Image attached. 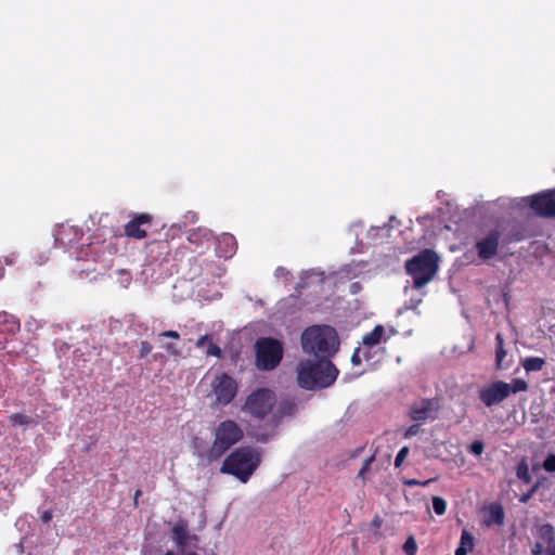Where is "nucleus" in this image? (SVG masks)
I'll return each mask as SVG.
<instances>
[{"instance_id": "6ab92c4d", "label": "nucleus", "mask_w": 555, "mask_h": 555, "mask_svg": "<svg viewBox=\"0 0 555 555\" xmlns=\"http://www.w3.org/2000/svg\"><path fill=\"white\" fill-rule=\"evenodd\" d=\"M216 237H215L212 231H210L209 229H206V228H197V229L189 230L188 236H186V240L191 244L204 243V242L209 243L210 241H212Z\"/></svg>"}, {"instance_id": "a211bd4d", "label": "nucleus", "mask_w": 555, "mask_h": 555, "mask_svg": "<svg viewBox=\"0 0 555 555\" xmlns=\"http://www.w3.org/2000/svg\"><path fill=\"white\" fill-rule=\"evenodd\" d=\"M171 538L177 546L183 551L188 546L191 538L188 524L185 521L177 522L171 530Z\"/></svg>"}, {"instance_id": "dca6fc26", "label": "nucleus", "mask_w": 555, "mask_h": 555, "mask_svg": "<svg viewBox=\"0 0 555 555\" xmlns=\"http://www.w3.org/2000/svg\"><path fill=\"white\" fill-rule=\"evenodd\" d=\"M395 228L397 230H393L390 233L391 243H415V227L403 225L402 221L397 218Z\"/></svg>"}, {"instance_id": "72a5a7b5", "label": "nucleus", "mask_w": 555, "mask_h": 555, "mask_svg": "<svg viewBox=\"0 0 555 555\" xmlns=\"http://www.w3.org/2000/svg\"><path fill=\"white\" fill-rule=\"evenodd\" d=\"M542 535L543 538H547L550 542L554 541V529L551 525H545L542 528Z\"/></svg>"}, {"instance_id": "e433bc0d", "label": "nucleus", "mask_w": 555, "mask_h": 555, "mask_svg": "<svg viewBox=\"0 0 555 555\" xmlns=\"http://www.w3.org/2000/svg\"><path fill=\"white\" fill-rule=\"evenodd\" d=\"M152 351V346L149 341H142L140 348V357L144 358Z\"/></svg>"}, {"instance_id": "aec40b11", "label": "nucleus", "mask_w": 555, "mask_h": 555, "mask_svg": "<svg viewBox=\"0 0 555 555\" xmlns=\"http://www.w3.org/2000/svg\"><path fill=\"white\" fill-rule=\"evenodd\" d=\"M384 335H385L384 326L376 325L372 332H370L369 334L363 336L362 344L364 347L373 348L382 341Z\"/></svg>"}, {"instance_id": "20e7f679", "label": "nucleus", "mask_w": 555, "mask_h": 555, "mask_svg": "<svg viewBox=\"0 0 555 555\" xmlns=\"http://www.w3.org/2000/svg\"><path fill=\"white\" fill-rule=\"evenodd\" d=\"M338 370L330 359L304 360L297 365V382L305 389L324 388L337 378Z\"/></svg>"}, {"instance_id": "bf43d9fd", "label": "nucleus", "mask_w": 555, "mask_h": 555, "mask_svg": "<svg viewBox=\"0 0 555 555\" xmlns=\"http://www.w3.org/2000/svg\"><path fill=\"white\" fill-rule=\"evenodd\" d=\"M475 243H478V244L486 243V240H477Z\"/></svg>"}, {"instance_id": "09e8293b", "label": "nucleus", "mask_w": 555, "mask_h": 555, "mask_svg": "<svg viewBox=\"0 0 555 555\" xmlns=\"http://www.w3.org/2000/svg\"><path fill=\"white\" fill-rule=\"evenodd\" d=\"M52 519V512L51 511H44L41 515V520L43 522H49Z\"/></svg>"}, {"instance_id": "49530a36", "label": "nucleus", "mask_w": 555, "mask_h": 555, "mask_svg": "<svg viewBox=\"0 0 555 555\" xmlns=\"http://www.w3.org/2000/svg\"><path fill=\"white\" fill-rule=\"evenodd\" d=\"M209 339H210L209 335H204V336L199 337L196 341V347L197 348L204 347L205 343L208 341Z\"/></svg>"}, {"instance_id": "603ef678", "label": "nucleus", "mask_w": 555, "mask_h": 555, "mask_svg": "<svg viewBox=\"0 0 555 555\" xmlns=\"http://www.w3.org/2000/svg\"><path fill=\"white\" fill-rule=\"evenodd\" d=\"M478 254L481 259H486V245H477Z\"/></svg>"}, {"instance_id": "9d476101", "label": "nucleus", "mask_w": 555, "mask_h": 555, "mask_svg": "<svg viewBox=\"0 0 555 555\" xmlns=\"http://www.w3.org/2000/svg\"><path fill=\"white\" fill-rule=\"evenodd\" d=\"M255 364L260 371H272L282 361L283 344L272 337H261L255 344Z\"/></svg>"}, {"instance_id": "6e6552de", "label": "nucleus", "mask_w": 555, "mask_h": 555, "mask_svg": "<svg viewBox=\"0 0 555 555\" xmlns=\"http://www.w3.org/2000/svg\"><path fill=\"white\" fill-rule=\"evenodd\" d=\"M276 402V393L270 388L261 387L245 398L241 411L253 420L263 421L272 414Z\"/></svg>"}, {"instance_id": "2f4dec72", "label": "nucleus", "mask_w": 555, "mask_h": 555, "mask_svg": "<svg viewBox=\"0 0 555 555\" xmlns=\"http://www.w3.org/2000/svg\"><path fill=\"white\" fill-rule=\"evenodd\" d=\"M483 442L481 440H478L469 446V451L475 455H480L483 452Z\"/></svg>"}, {"instance_id": "3c124183", "label": "nucleus", "mask_w": 555, "mask_h": 555, "mask_svg": "<svg viewBox=\"0 0 555 555\" xmlns=\"http://www.w3.org/2000/svg\"><path fill=\"white\" fill-rule=\"evenodd\" d=\"M169 231L171 232L170 238L175 240L176 238V234L181 231V227L180 225H172Z\"/></svg>"}, {"instance_id": "37998d69", "label": "nucleus", "mask_w": 555, "mask_h": 555, "mask_svg": "<svg viewBox=\"0 0 555 555\" xmlns=\"http://www.w3.org/2000/svg\"><path fill=\"white\" fill-rule=\"evenodd\" d=\"M373 460H374V456H371V457H369V459L364 462L363 467H362V468L360 469V472H359V477H361V476H363V475H364V473L367 470V468H369L370 464L373 462Z\"/></svg>"}, {"instance_id": "4d7b16f0", "label": "nucleus", "mask_w": 555, "mask_h": 555, "mask_svg": "<svg viewBox=\"0 0 555 555\" xmlns=\"http://www.w3.org/2000/svg\"><path fill=\"white\" fill-rule=\"evenodd\" d=\"M479 398H480V400H481L482 402H485V403H486V389H481V390L479 391Z\"/></svg>"}, {"instance_id": "5701e85b", "label": "nucleus", "mask_w": 555, "mask_h": 555, "mask_svg": "<svg viewBox=\"0 0 555 555\" xmlns=\"http://www.w3.org/2000/svg\"><path fill=\"white\" fill-rule=\"evenodd\" d=\"M488 525L491 522L502 525L504 521V508L500 504H491L488 506Z\"/></svg>"}, {"instance_id": "0eeeda50", "label": "nucleus", "mask_w": 555, "mask_h": 555, "mask_svg": "<svg viewBox=\"0 0 555 555\" xmlns=\"http://www.w3.org/2000/svg\"><path fill=\"white\" fill-rule=\"evenodd\" d=\"M297 412V404L288 399L276 402L275 409L264 426L253 427L248 435L257 442L267 443L278 433V428L285 417H292Z\"/></svg>"}, {"instance_id": "a18cd8bd", "label": "nucleus", "mask_w": 555, "mask_h": 555, "mask_svg": "<svg viewBox=\"0 0 555 555\" xmlns=\"http://www.w3.org/2000/svg\"><path fill=\"white\" fill-rule=\"evenodd\" d=\"M275 275L278 278H287L288 275H291V273L288 271H286L284 268L282 267H279L276 270H275Z\"/></svg>"}, {"instance_id": "a19ab883", "label": "nucleus", "mask_w": 555, "mask_h": 555, "mask_svg": "<svg viewBox=\"0 0 555 555\" xmlns=\"http://www.w3.org/2000/svg\"><path fill=\"white\" fill-rule=\"evenodd\" d=\"M360 348H357L351 357V362L353 365H359L361 363V357H360Z\"/></svg>"}, {"instance_id": "052dcab7", "label": "nucleus", "mask_w": 555, "mask_h": 555, "mask_svg": "<svg viewBox=\"0 0 555 555\" xmlns=\"http://www.w3.org/2000/svg\"><path fill=\"white\" fill-rule=\"evenodd\" d=\"M165 555H175V553L171 551H168Z\"/></svg>"}, {"instance_id": "ddd939ff", "label": "nucleus", "mask_w": 555, "mask_h": 555, "mask_svg": "<svg viewBox=\"0 0 555 555\" xmlns=\"http://www.w3.org/2000/svg\"><path fill=\"white\" fill-rule=\"evenodd\" d=\"M529 206L535 215L555 218V189L534 194L529 197Z\"/></svg>"}, {"instance_id": "7ed1b4c3", "label": "nucleus", "mask_w": 555, "mask_h": 555, "mask_svg": "<svg viewBox=\"0 0 555 555\" xmlns=\"http://www.w3.org/2000/svg\"><path fill=\"white\" fill-rule=\"evenodd\" d=\"M302 350L319 359H330L339 349V338L336 330L330 325H311L300 337Z\"/></svg>"}, {"instance_id": "4468645a", "label": "nucleus", "mask_w": 555, "mask_h": 555, "mask_svg": "<svg viewBox=\"0 0 555 555\" xmlns=\"http://www.w3.org/2000/svg\"><path fill=\"white\" fill-rule=\"evenodd\" d=\"M439 408L440 404L438 399H422L412 405L410 410V416L413 421L417 422L435 420L437 417Z\"/></svg>"}, {"instance_id": "393cba45", "label": "nucleus", "mask_w": 555, "mask_h": 555, "mask_svg": "<svg viewBox=\"0 0 555 555\" xmlns=\"http://www.w3.org/2000/svg\"><path fill=\"white\" fill-rule=\"evenodd\" d=\"M433 507L437 515H443L447 509L446 501L440 496L433 498Z\"/></svg>"}, {"instance_id": "c756f323", "label": "nucleus", "mask_w": 555, "mask_h": 555, "mask_svg": "<svg viewBox=\"0 0 555 555\" xmlns=\"http://www.w3.org/2000/svg\"><path fill=\"white\" fill-rule=\"evenodd\" d=\"M517 477L527 483L531 481L527 465L524 464L518 466Z\"/></svg>"}, {"instance_id": "680f3d73", "label": "nucleus", "mask_w": 555, "mask_h": 555, "mask_svg": "<svg viewBox=\"0 0 555 555\" xmlns=\"http://www.w3.org/2000/svg\"><path fill=\"white\" fill-rule=\"evenodd\" d=\"M230 247H231V253H234L235 251L234 250V245H230Z\"/></svg>"}, {"instance_id": "f8f14e48", "label": "nucleus", "mask_w": 555, "mask_h": 555, "mask_svg": "<svg viewBox=\"0 0 555 555\" xmlns=\"http://www.w3.org/2000/svg\"><path fill=\"white\" fill-rule=\"evenodd\" d=\"M211 386L216 396V403L221 405L229 404L237 392L236 382L228 374L216 376L211 383Z\"/></svg>"}, {"instance_id": "6e6d98bb", "label": "nucleus", "mask_w": 555, "mask_h": 555, "mask_svg": "<svg viewBox=\"0 0 555 555\" xmlns=\"http://www.w3.org/2000/svg\"><path fill=\"white\" fill-rule=\"evenodd\" d=\"M546 555H555V544H552L546 548Z\"/></svg>"}, {"instance_id": "c03bdc74", "label": "nucleus", "mask_w": 555, "mask_h": 555, "mask_svg": "<svg viewBox=\"0 0 555 555\" xmlns=\"http://www.w3.org/2000/svg\"><path fill=\"white\" fill-rule=\"evenodd\" d=\"M120 274L124 276L121 280V284L122 286L127 287L131 278L125 270H120Z\"/></svg>"}, {"instance_id": "4c0bfd02", "label": "nucleus", "mask_w": 555, "mask_h": 555, "mask_svg": "<svg viewBox=\"0 0 555 555\" xmlns=\"http://www.w3.org/2000/svg\"><path fill=\"white\" fill-rule=\"evenodd\" d=\"M218 243H230L234 242L235 238L231 233H222L219 237H217Z\"/></svg>"}, {"instance_id": "8fccbe9b", "label": "nucleus", "mask_w": 555, "mask_h": 555, "mask_svg": "<svg viewBox=\"0 0 555 555\" xmlns=\"http://www.w3.org/2000/svg\"><path fill=\"white\" fill-rule=\"evenodd\" d=\"M499 236L496 232H488V243H498Z\"/></svg>"}, {"instance_id": "5fc2aeb1", "label": "nucleus", "mask_w": 555, "mask_h": 555, "mask_svg": "<svg viewBox=\"0 0 555 555\" xmlns=\"http://www.w3.org/2000/svg\"><path fill=\"white\" fill-rule=\"evenodd\" d=\"M535 488H537V487H534V488H533L529 493L524 494V495L520 498V502L526 503V502L531 498L532 493L535 491Z\"/></svg>"}, {"instance_id": "79ce46f5", "label": "nucleus", "mask_w": 555, "mask_h": 555, "mask_svg": "<svg viewBox=\"0 0 555 555\" xmlns=\"http://www.w3.org/2000/svg\"><path fill=\"white\" fill-rule=\"evenodd\" d=\"M431 481H433V479H428V480H426V481H424V482L418 481V480H416V479H410V480H406V481H405V485H406V486H426V485H428V483H429V482H431Z\"/></svg>"}, {"instance_id": "ea45409f", "label": "nucleus", "mask_w": 555, "mask_h": 555, "mask_svg": "<svg viewBox=\"0 0 555 555\" xmlns=\"http://www.w3.org/2000/svg\"><path fill=\"white\" fill-rule=\"evenodd\" d=\"M162 337L172 338V339H179L180 335L177 331H164L160 333Z\"/></svg>"}, {"instance_id": "f3484780", "label": "nucleus", "mask_w": 555, "mask_h": 555, "mask_svg": "<svg viewBox=\"0 0 555 555\" xmlns=\"http://www.w3.org/2000/svg\"><path fill=\"white\" fill-rule=\"evenodd\" d=\"M509 384L499 380L488 387V406L500 403L511 395Z\"/></svg>"}, {"instance_id": "9b49d317", "label": "nucleus", "mask_w": 555, "mask_h": 555, "mask_svg": "<svg viewBox=\"0 0 555 555\" xmlns=\"http://www.w3.org/2000/svg\"><path fill=\"white\" fill-rule=\"evenodd\" d=\"M396 222L397 217L391 216L389 217L388 222L383 227H370L366 229L363 221H356L349 227L348 233L354 238L356 243H391L390 233L391 231L397 230L395 228Z\"/></svg>"}, {"instance_id": "69168bd1", "label": "nucleus", "mask_w": 555, "mask_h": 555, "mask_svg": "<svg viewBox=\"0 0 555 555\" xmlns=\"http://www.w3.org/2000/svg\"><path fill=\"white\" fill-rule=\"evenodd\" d=\"M186 555H197L195 552H190Z\"/></svg>"}, {"instance_id": "bb28decb", "label": "nucleus", "mask_w": 555, "mask_h": 555, "mask_svg": "<svg viewBox=\"0 0 555 555\" xmlns=\"http://www.w3.org/2000/svg\"><path fill=\"white\" fill-rule=\"evenodd\" d=\"M403 551L405 552L406 555H416L417 545L413 535H410L404 542Z\"/></svg>"}, {"instance_id": "c9c22d12", "label": "nucleus", "mask_w": 555, "mask_h": 555, "mask_svg": "<svg viewBox=\"0 0 555 555\" xmlns=\"http://www.w3.org/2000/svg\"><path fill=\"white\" fill-rule=\"evenodd\" d=\"M420 430H421L420 425H418V424H413V425H411V426L406 429V431H405V434H404V437H405V438H411V437H413V436H416V435L420 433Z\"/></svg>"}, {"instance_id": "412c9836", "label": "nucleus", "mask_w": 555, "mask_h": 555, "mask_svg": "<svg viewBox=\"0 0 555 555\" xmlns=\"http://www.w3.org/2000/svg\"><path fill=\"white\" fill-rule=\"evenodd\" d=\"M312 279L315 280L318 283H322L324 280V273L321 271L313 270V269L304 271L300 276V281L296 286V289L299 291L301 288L307 287L309 285V280H312Z\"/></svg>"}, {"instance_id": "cd10ccee", "label": "nucleus", "mask_w": 555, "mask_h": 555, "mask_svg": "<svg viewBox=\"0 0 555 555\" xmlns=\"http://www.w3.org/2000/svg\"><path fill=\"white\" fill-rule=\"evenodd\" d=\"M511 392L516 393L519 391H526L528 389V384L524 379H513L512 384H509Z\"/></svg>"}, {"instance_id": "de8ad7c7", "label": "nucleus", "mask_w": 555, "mask_h": 555, "mask_svg": "<svg viewBox=\"0 0 555 555\" xmlns=\"http://www.w3.org/2000/svg\"><path fill=\"white\" fill-rule=\"evenodd\" d=\"M543 546L541 543L537 542L534 547L532 548V555H542Z\"/></svg>"}, {"instance_id": "4be33fe9", "label": "nucleus", "mask_w": 555, "mask_h": 555, "mask_svg": "<svg viewBox=\"0 0 555 555\" xmlns=\"http://www.w3.org/2000/svg\"><path fill=\"white\" fill-rule=\"evenodd\" d=\"M474 547V537L464 529L462 531L460 545L455 551V555H467Z\"/></svg>"}, {"instance_id": "473e14b6", "label": "nucleus", "mask_w": 555, "mask_h": 555, "mask_svg": "<svg viewBox=\"0 0 555 555\" xmlns=\"http://www.w3.org/2000/svg\"><path fill=\"white\" fill-rule=\"evenodd\" d=\"M409 453V448L408 447H403L397 454L396 456V460H395V465L396 467H399L402 462L404 461V459L406 457Z\"/></svg>"}, {"instance_id": "864d4df0", "label": "nucleus", "mask_w": 555, "mask_h": 555, "mask_svg": "<svg viewBox=\"0 0 555 555\" xmlns=\"http://www.w3.org/2000/svg\"><path fill=\"white\" fill-rule=\"evenodd\" d=\"M496 246L498 245H488V249H487V253H488V259L495 254L496 251Z\"/></svg>"}, {"instance_id": "0e129e2a", "label": "nucleus", "mask_w": 555, "mask_h": 555, "mask_svg": "<svg viewBox=\"0 0 555 555\" xmlns=\"http://www.w3.org/2000/svg\"><path fill=\"white\" fill-rule=\"evenodd\" d=\"M525 238H527V235H522V236L518 237V240H525Z\"/></svg>"}, {"instance_id": "13d9d810", "label": "nucleus", "mask_w": 555, "mask_h": 555, "mask_svg": "<svg viewBox=\"0 0 555 555\" xmlns=\"http://www.w3.org/2000/svg\"><path fill=\"white\" fill-rule=\"evenodd\" d=\"M142 494L141 490H137L134 494V503H137L138 498Z\"/></svg>"}, {"instance_id": "e2e57ef3", "label": "nucleus", "mask_w": 555, "mask_h": 555, "mask_svg": "<svg viewBox=\"0 0 555 555\" xmlns=\"http://www.w3.org/2000/svg\"><path fill=\"white\" fill-rule=\"evenodd\" d=\"M374 524H375L376 526H379V520L375 519V520H374Z\"/></svg>"}, {"instance_id": "58836bf2", "label": "nucleus", "mask_w": 555, "mask_h": 555, "mask_svg": "<svg viewBox=\"0 0 555 555\" xmlns=\"http://www.w3.org/2000/svg\"><path fill=\"white\" fill-rule=\"evenodd\" d=\"M164 348H165V349H166V351H167L169 354H171V356L177 357V356H179V354H180V351L177 349V347H176L173 344L168 343V344H166V345L164 346Z\"/></svg>"}, {"instance_id": "423d86ee", "label": "nucleus", "mask_w": 555, "mask_h": 555, "mask_svg": "<svg viewBox=\"0 0 555 555\" xmlns=\"http://www.w3.org/2000/svg\"><path fill=\"white\" fill-rule=\"evenodd\" d=\"M440 258L431 249H425L405 262V271L413 280V287L420 289L434 280Z\"/></svg>"}, {"instance_id": "a878e982", "label": "nucleus", "mask_w": 555, "mask_h": 555, "mask_svg": "<svg viewBox=\"0 0 555 555\" xmlns=\"http://www.w3.org/2000/svg\"><path fill=\"white\" fill-rule=\"evenodd\" d=\"M10 420L14 426H25L30 424V417L20 413L12 414Z\"/></svg>"}, {"instance_id": "2eb2a0df", "label": "nucleus", "mask_w": 555, "mask_h": 555, "mask_svg": "<svg viewBox=\"0 0 555 555\" xmlns=\"http://www.w3.org/2000/svg\"><path fill=\"white\" fill-rule=\"evenodd\" d=\"M85 235L83 229L69 221L59 223L53 231L54 243H76Z\"/></svg>"}, {"instance_id": "1a4fd4ad", "label": "nucleus", "mask_w": 555, "mask_h": 555, "mask_svg": "<svg viewBox=\"0 0 555 555\" xmlns=\"http://www.w3.org/2000/svg\"><path fill=\"white\" fill-rule=\"evenodd\" d=\"M244 436L243 429L232 420L221 422L215 429V439L208 453L210 461L219 459Z\"/></svg>"}, {"instance_id": "f704fd0d", "label": "nucleus", "mask_w": 555, "mask_h": 555, "mask_svg": "<svg viewBox=\"0 0 555 555\" xmlns=\"http://www.w3.org/2000/svg\"><path fill=\"white\" fill-rule=\"evenodd\" d=\"M206 354L207 356H215V357H221V349L219 346H217L216 344H210L207 351H206Z\"/></svg>"}, {"instance_id": "c85d7f7f", "label": "nucleus", "mask_w": 555, "mask_h": 555, "mask_svg": "<svg viewBox=\"0 0 555 555\" xmlns=\"http://www.w3.org/2000/svg\"><path fill=\"white\" fill-rule=\"evenodd\" d=\"M496 340H498L496 362H498V365L501 366L502 361L504 360V358L506 356V351L502 347L503 338H502L501 334L496 335Z\"/></svg>"}, {"instance_id": "39448f33", "label": "nucleus", "mask_w": 555, "mask_h": 555, "mask_svg": "<svg viewBox=\"0 0 555 555\" xmlns=\"http://www.w3.org/2000/svg\"><path fill=\"white\" fill-rule=\"evenodd\" d=\"M260 464V455L250 447H243L229 454L220 468L222 474L235 476L247 482Z\"/></svg>"}, {"instance_id": "f03ea898", "label": "nucleus", "mask_w": 555, "mask_h": 555, "mask_svg": "<svg viewBox=\"0 0 555 555\" xmlns=\"http://www.w3.org/2000/svg\"><path fill=\"white\" fill-rule=\"evenodd\" d=\"M154 222V216L149 212H133L129 215V221L121 227L114 215L102 214L99 218V228L96 238L106 240L122 236V233L132 240H143L146 237Z\"/></svg>"}, {"instance_id": "b1692460", "label": "nucleus", "mask_w": 555, "mask_h": 555, "mask_svg": "<svg viewBox=\"0 0 555 555\" xmlns=\"http://www.w3.org/2000/svg\"><path fill=\"white\" fill-rule=\"evenodd\" d=\"M545 364V360L538 357L527 358L522 362V366L527 372L540 371Z\"/></svg>"}, {"instance_id": "f257e3e1", "label": "nucleus", "mask_w": 555, "mask_h": 555, "mask_svg": "<svg viewBox=\"0 0 555 555\" xmlns=\"http://www.w3.org/2000/svg\"><path fill=\"white\" fill-rule=\"evenodd\" d=\"M415 232H418L415 243H433L450 238L463 240L474 233L476 217L474 209H463L455 212L450 223H446L440 214H428L416 219Z\"/></svg>"}, {"instance_id": "7c9ffc66", "label": "nucleus", "mask_w": 555, "mask_h": 555, "mask_svg": "<svg viewBox=\"0 0 555 555\" xmlns=\"http://www.w3.org/2000/svg\"><path fill=\"white\" fill-rule=\"evenodd\" d=\"M543 468L546 472L554 473L555 472V454H548L543 462Z\"/></svg>"}]
</instances>
